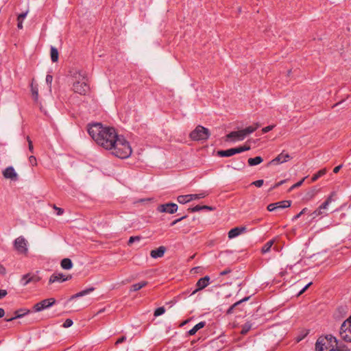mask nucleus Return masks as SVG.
Returning <instances> with one entry per match:
<instances>
[{
	"mask_svg": "<svg viewBox=\"0 0 351 351\" xmlns=\"http://www.w3.org/2000/svg\"><path fill=\"white\" fill-rule=\"evenodd\" d=\"M274 128V125L266 126L262 129V132L263 134L267 133L269 131L272 130Z\"/></svg>",
	"mask_w": 351,
	"mask_h": 351,
	"instance_id": "nucleus-42",
	"label": "nucleus"
},
{
	"mask_svg": "<svg viewBox=\"0 0 351 351\" xmlns=\"http://www.w3.org/2000/svg\"><path fill=\"white\" fill-rule=\"evenodd\" d=\"M302 214H300V212L297 214L296 215H295L293 218H292V221H295L297 220L299 217H300V216L302 215Z\"/></svg>",
	"mask_w": 351,
	"mask_h": 351,
	"instance_id": "nucleus-59",
	"label": "nucleus"
},
{
	"mask_svg": "<svg viewBox=\"0 0 351 351\" xmlns=\"http://www.w3.org/2000/svg\"><path fill=\"white\" fill-rule=\"evenodd\" d=\"M202 210H213L214 208L209 206H202Z\"/></svg>",
	"mask_w": 351,
	"mask_h": 351,
	"instance_id": "nucleus-56",
	"label": "nucleus"
},
{
	"mask_svg": "<svg viewBox=\"0 0 351 351\" xmlns=\"http://www.w3.org/2000/svg\"><path fill=\"white\" fill-rule=\"evenodd\" d=\"M275 242L274 239L269 240L267 241L261 248V253L262 254H266L269 252L271 250V248L272 245H274Z\"/></svg>",
	"mask_w": 351,
	"mask_h": 351,
	"instance_id": "nucleus-23",
	"label": "nucleus"
},
{
	"mask_svg": "<svg viewBox=\"0 0 351 351\" xmlns=\"http://www.w3.org/2000/svg\"><path fill=\"white\" fill-rule=\"evenodd\" d=\"M291 158L289 154H285L282 152L278 155L274 159L269 162V164L277 165L289 161Z\"/></svg>",
	"mask_w": 351,
	"mask_h": 351,
	"instance_id": "nucleus-15",
	"label": "nucleus"
},
{
	"mask_svg": "<svg viewBox=\"0 0 351 351\" xmlns=\"http://www.w3.org/2000/svg\"><path fill=\"white\" fill-rule=\"evenodd\" d=\"M5 273H6L5 268L3 265H0V274L3 275Z\"/></svg>",
	"mask_w": 351,
	"mask_h": 351,
	"instance_id": "nucleus-55",
	"label": "nucleus"
},
{
	"mask_svg": "<svg viewBox=\"0 0 351 351\" xmlns=\"http://www.w3.org/2000/svg\"><path fill=\"white\" fill-rule=\"evenodd\" d=\"M71 90L80 95H86L90 87L86 71L81 69H73L69 71Z\"/></svg>",
	"mask_w": 351,
	"mask_h": 351,
	"instance_id": "nucleus-2",
	"label": "nucleus"
},
{
	"mask_svg": "<svg viewBox=\"0 0 351 351\" xmlns=\"http://www.w3.org/2000/svg\"><path fill=\"white\" fill-rule=\"evenodd\" d=\"M125 340V337H122L119 339H118L115 343L116 345H118L119 343H121L122 342H123Z\"/></svg>",
	"mask_w": 351,
	"mask_h": 351,
	"instance_id": "nucleus-53",
	"label": "nucleus"
},
{
	"mask_svg": "<svg viewBox=\"0 0 351 351\" xmlns=\"http://www.w3.org/2000/svg\"><path fill=\"white\" fill-rule=\"evenodd\" d=\"M264 183L263 180H258L252 183V185H254L256 187H261Z\"/></svg>",
	"mask_w": 351,
	"mask_h": 351,
	"instance_id": "nucleus-40",
	"label": "nucleus"
},
{
	"mask_svg": "<svg viewBox=\"0 0 351 351\" xmlns=\"http://www.w3.org/2000/svg\"><path fill=\"white\" fill-rule=\"evenodd\" d=\"M8 294L7 291L4 289H0V299L4 298Z\"/></svg>",
	"mask_w": 351,
	"mask_h": 351,
	"instance_id": "nucleus-49",
	"label": "nucleus"
},
{
	"mask_svg": "<svg viewBox=\"0 0 351 351\" xmlns=\"http://www.w3.org/2000/svg\"><path fill=\"white\" fill-rule=\"evenodd\" d=\"M60 265L62 269L66 270L71 269L73 266L71 260L67 258H63L61 261Z\"/></svg>",
	"mask_w": 351,
	"mask_h": 351,
	"instance_id": "nucleus-19",
	"label": "nucleus"
},
{
	"mask_svg": "<svg viewBox=\"0 0 351 351\" xmlns=\"http://www.w3.org/2000/svg\"><path fill=\"white\" fill-rule=\"evenodd\" d=\"M72 324H73V321L71 319H67L64 322L63 327L64 328H69V327L71 326Z\"/></svg>",
	"mask_w": 351,
	"mask_h": 351,
	"instance_id": "nucleus-44",
	"label": "nucleus"
},
{
	"mask_svg": "<svg viewBox=\"0 0 351 351\" xmlns=\"http://www.w3.org/2000/svg\"><path fill=\"white\" fill-rule=\"evenodd\" d=\"M138 240H139V237H131L129 239L128 245H131L135 241H138Z\"/></svg>",
	"mask_w": 351,
	"mask_h": 351,
	"instance_id": "nucleus-48",
	"label": "nucleus"
},
{
	"mask_svg": "<svg viewBox=\"0 0 351 351\" xmlns=\"http://www.w3.org/2000/svg\"><path fill=\"white\" fill-rule=\"evenodd\" d=\"M27 12L23 13L19 15L17 21H18V27L19 29L23 28V21L26 17Z\"/></svg>",
	"mask_w": 351,
	"mask_h": 351,
	"instance_id": "nucleus-33",
	"label": "nucleus"
},
{
	"mask_svg": "<svg viewBox=\"0 0 351 351\" xmlns=\"http://www.w3.org/2000/svg\"><path fill=\"white\" fill-rule=\"evenodd\" d=\"M240 153L243 152L245 151H248L250 149V145H244L239 147Z\"/></svg>",
	"mask_w": 351,
	"mask_h": 351,
	"instance_id": "nucleus-46",
	"label": "nucleus"
},
{
	"mask_svg": "<svg viewBox=\"0 0 351 351\" xmlns=\"http://www.w3.org/2000/svg\"><path fill=\"white\" fill-rule=\"evenodd\" d=\"M29 149L31 152H33L34 147L32 141L28 138Z\"/></svg>",
	"mask_w": 351,
	"mask_h": 351,
	"instance_id": "nucleus-50",
	"label": "nucleus"
},
{
	"mask_svg": "<svg viewBox=\"0 0 351 351\" xmlns=\"http://www.w3.org/2000/svg\"><path fill=\"white\" fill-rule=\"evenodd\" d=\"M94 288L93 287H90V288H88V289H86L85 290H83L71 296V300H73V299H75V298H79V297H82L84 295H86L91 292H93L94 291Z\"/></svg>",
	"mask_w": 351,
	"mask_h": 351,
	"instance_id": "nucleus-24",
	"label": "nucleus"
},
{
	"mask_svg": "<svg viewBox=\"0 0 351 351\" xmlns=\"http://www.w3.org/2000/svg\"><path fill=\"white\" fill-rule=\"evenodd\" d=\"M186 217H187V215H184L178 219H175L169 224V226L172 227V226H175L176 223L182 221L183 219H186Z\"/></svg>",
	"mask_w": 351,
	"mask_h": 351,
	"instance_id": "nucleus-37",
	"label": "nucleus"
},
{
	"mask_svg": "<svg viewBox=\"0 0 351 351\" xmlns=\"http://www.w3.org/2000/svg\"><path fill=\"white\" fill-rule=\"evenodd\" d=\"M276 204H277V205H276V209H278V208H289V207L291 206V201H290V200H283V201L276 202Z\"/></svg>",
	"mask_w": 351,
	"mask_h": 351,
	"instance_id": "nucleus-27",
	"label": "nucleus"
},
{
	"mask_svg": "<svg viewBox=\"0 0 351 351\" xmlns=\"http://www.w3.org/2000/svg\"><path fill=\"white\" fill-rule=\"evenodd\" d=\"M167 248L165 246H160L158 248L155 250V258H160L164 256Z\"/></svg>",
	"mask_w": 351,
	"mask_h": 351,
	"instance_id": "nucleus-29",
	"label": "nucleus"
},
{
	"mask_svg": "<svg viewBox=\"0 0 351 351\" xmlns=\"http://www.w3.org/2000/svg\"><path fill=\"white\" fill-rule=\"evenodd\" d=\"M177 201L180 204H184L186 203H188V202H191L189 194V195H179L177 197Z\"/></svg>",
	"mask_w": 351,
	"mask_h": 351,
	"instance_id": "nucleus-31",
	"label": "nucleus"
},
{
	"mask_svg": "<svg viewBox=\"0 0 351 351\" xmlns=\"http://www.w3.org/2000/svg\"><path fill=\"white\" fill-rule=\"evenodd\" d=\"M208 193L206 191L198 193V194H189L191 201L195 199H199L205 197Z\"/></svg>",
	"mask_w": 351,
	"mask_h": 351,
	"instance_id": "nucleus-30",
	"label": "nucleus"
},
{
	"mask_svg": "<svg viewBox=\"0 0 351 351\" xmlns=\"http://www.w3.org/2000/svg\"><path fill=\"white\" fill-rule=\"evenodd\" d=\"M252 324L250 323H246L243 326L242 330H241V334L245 335L247 333V332L251 329Z\"/></svg>",
	"mask_w": 351,
	"mask_h": 351,
	"instance_id": "nucleus-34",
	"label": "nucleus"
},
{
	"mask_svg": "<svg viewBox=\"0 0 351 351\" xmlns=\"http://www.w3.org/2000/svg\"><path fill=\"white\" fill-rule=\"evenodd\" d=\"M88 132L99 146L108 151L112 148V145L118 136V134L113 128L98 123L90 125Z\"/></svg>",
	"mask_w": 351,
	"mask_h": 351,
	"instance_id": "nucleus-1",
	"label": "nucleus"
},
{
	"mask_svg": "<svg viewBox=\"0 0 351 351\" xmlns=\"http://www.w3.org/2000/svg\"><path fill=\"white\" fill-rule=\"evenodd\" d=\"M30 313V311L27 308H21L15 311V317L14 318H11L8 319V321H11L15 318H20Z\"/></svg>",
	"mask_w": 351,
	"mask_h": 351,
	"instance_id": "nucleus-20",
	"label": "nucleus"
},
{
	"mask_svg": "<svg viewBox=\"0 0 351 351\" xmlns=\"http://www.w3.org/2000/svg\"><path fill=\"white\" fill-rule=\"evenodd\" d=\"M106 308H103L101 309H100L99 311H98V312L97 313V315H99L100 313H102L105 311Z\"/></svg>",
	"mask_w": 351,
	"mask_h": 351,
	"instance_id": "nucleus-62",
	"label": "nucleus"
},
{
	"mask_svg": "<svg viewBox=\"0 0 351 351\" xmlns=\"http://www.w3.org/2000/svg\"><path fill=\"white\" fill-rule=\"evenodd\" d=\"M32 93L34 99H38V89L35 87L32 88Z\"/></svg>",
	"mask_w": 351,
	"mask_h": 351,
	"instance_id": "nucleus-47",
	"label": "nucleus"
},
{
	"mask_svg": "<svg viewBox=\"0 0 351 351\" xmlns=\"http://www.w3.org/2000/svg\"><path fill=\"white\" fill-rule=\"evenodd\" d=\"M178 206L176 204L169 202L163 204H160L157 207V210L160 213H167L169 214H173L177 212Z\"/></svg>",
	"mask_w": 351,
	"mask_h": 351,
	"instance_id": "nucleus-10",
	"label": "nucleus"
},
{
	"mask_svg": "<svg viewBox=\"0 0 351 351\" xmlns=\"http://www.w3.org/2000/svg\"><path fill=\"white\" fill-rule=\"evenodd\" d=\"M206 325L205 322H200L194 326L191 330L188 331L189 335H194L199 330L204 328Z\"/></svg>",
	"mask_w": 351,
	"mask_h": 351,
	"instance_id": "nucleus-18",
	"label": "nucleus"
},
{
	"mask_svg": "<svg viewBox=\"0 0 351 351\" xmlns=\"http://www.w3.org/2000/svg\"><path fill=\"white\" fill-rule=\"evenodd\" d=\"M327 172L326 168L322 169L319 170L316 173H315L311 178V182H314L317 180L319 178L324 176Z\"/></svg>",
	"mask_w": 351,
	"mask_h": 351,
	"instance_id": "nucleus-25",
	"label": "nucleus"
},
{
	"mask_svg": "<svg viewBox=\"0 0 351 351\" xmlns=\"http://www.w3.org/2000/svg\"><path fill=\"white\" fill-rule=\"evenodd\" d=\"M246 230L247 229H246V228L245 226H238V227H235L234 228H232L228 232V238L230 239H234V238L239 236L242 233L245 232Z\"/></svg>",
	"mask_w": 351,
	"mask_h": 351,
	"instance_id": "nucleus-16",
	"label": "nucleus"
},
{
	"mask_svg": "<svg viewBox=\"0 0 351 351\" xmlns=\"http://www.w3.org/2000/svg\"><path fill=\"white\" fill-rule=\"evenodd\" d=\"M260 127L259 123H256L254 125H250L245 129L231 132L226 135L227 140L237 139L238 141H243L247 135L253 133Z\"/></svg>",
	"mask_w": 351,
	"mask_h": 351,
	"instance_id": "nucleus-5",
	"label": "nucleus"
},
{
	"mask_svg": "<svg viewBox=\"0 0 351 351\" xmlns=\"http://www.w3.org/2000/svg\"><path fill=\"white\" fill-rule=\"evenodd\" d=\"M72 278V275H65L62 273H56L52 274L49 279V283L53 284L56 282H63Z\"/></svg>",
	"mask_w": 351,
	"mask_h": 351,
	"instance_id": "nucleus-12",
	"label": "nucleus"
},
{
	"mask_svg": "<svg viewBox=\"0 0 351 351\" xmlns=\"http://www.w3.org/2000/svg\"><path fill=\"white\" fill-rule=\"evenodd\" d=\"M165 308L164 306L158 307L155 309V317L162 315L165 312Z\"/></svg>",
	"mask_w": 351,
	"mask_h": 351,
	"instance_id": "nucleus-35",
	"label": "nucleus"
},
{
	"mask_svg": "<svg viewBox=\"0 0 351 351\" xmlns=\"http://www.w3.org/2000/svg\"><path fill=\"white\" fill-rule=\"evenodd\" d=\"M41 280V278L36 274H27L22 276L21 282L24 286L30 282L36 283Z\"/></svg>",
	"mask_w": 351,
	"mask_h": 351,
	"instance_id": "nucleus-13",
	"label": "nucleus"
},
{
	"mask_svg": "<svg viewBox=\"0 0 351 351\" xmlns=\"http://www.w3.org/2000/svg\"><path fill=\"white\" fill-rule=\"evenodd\" d=\"M323 209L320 208V206H319L313 213L312 215L313 217H317L320 215H322L324 213L322 212Z\"/></svg>",
	"mask_w": 351,
	"mask_h": 351,
	"instance_id": "nucleus-38",
	"label": "nucleus"
},
{
	"mask_svg": "<svg viewBox=\"0 0 351 351\" xmlns=\"http://www.w3.org/2000/svg\"><path fill=\"white\" fill-rule=\"evenodd\" d=\"M4 178L12 182H16L19 179V174L14 167H8L2 171Z\"/></svg>",
	"mask_w": 351,
	"mask_h": 351,
	"instance_id": "nucleus-11",
	"label": "nucleus"
},
{
	"mask_svg": "<svg viewBox=\"0 0 351 351\" xmlns=\"http://www.w3.org/2000/svg\"><path fill=\"white\" fill-rule=\"evenodd\" d=\"M340 346L335 337L327 335L317 339L315 343V351H336Z\"/></svg>",
	"mask_w": 351,
	"mask_h": 351,
	"instance_id": "nucleus-4",
	"label": "nucleus"
},
{
	"mask_svg": "<svg viewBox=\"0 0 351 351\" xmlns=\"http://www.w3.org/2000/svg\"><path fill=\"white\" fill-rule=\"evenodd\" d=\"M333 201L332 195H330L327 197L326 201L323 202L319 206L321 209L325 210L328 208V205Z\"/></svg>",
	"mask_w": 351,
	"mask_h": 351,
	"instance_id": "nucleus-32",
	"label": "nucleus"
},
{
	"mask_svg": "<svg viewBox=\"0 0 351 351\" xmlns=\"http://www.w3.org/2000/svg\"><path fill=\"white\" fill-rule=\"evenodd\" d=\"M230 271H231V270H230V269H226V270H223V271H221V272L220 273V275H221V276H225V275H226V274H229Z\"/></svg>",
	"mask_w": 351,
	"mask_h": 351,
	"instance_id": "nucleus-57",
	"label": "nucleus"
},
{
	"mask_svg": "<svg viewBox=\"0 0 351 351\" xmlns=\"http://www.w3.org/2000/svg\"><path fill=\"white\" fill-rule=\"evenodd\" d=\"M210 284V277L205 276L199 278L196 282V289L191 293V295L196 293L197 291L206 288Z\"/></svg>",
	"mask_w": 351,
	"mask_h": 351,
	"instance_id": "nucleus-14",
	"label": "nucleus"
},
{
	"mask_svg": "<svg viewBox=\"0 0 351 351\" xmlns=\"http://www.w3.org/2000/svg\"><path fill=\"white\" fill-rule=\"evenodd\" d=\"M263 161L261 156H256L255 158H250L247 160V163L250 166H255L261 164Z\"/></svg>",
	"mask_w": 351,
	"mask_h": 351,
	"instance_id": "nucleus-22",
	"label": "nucleus"
},
{
	"mask_svg": "<svg viewBox=\"0 0 351 351\" xmlns=\"http://www.w3.org/2000/svg\"><path fill=\"white\" fill-rule=\"evenodd\" d=\"M236 154H240L239 147L217 152V155L220 157H230Z\"/></svg>",
	"mask_w": 351,
	"mask_h": 351,
	"instance_id": "nucleus-17",
	"label": "nucleus"
},
{
	"mask_svg": "<svg viewBox=\"0 0 351 351\" xmlns=\"http://www.w3.org/2000/svg\"><path fill=\"white\" fill-rule=\"evenodd\" d=\"M314 195H315V191H312L308 192L307 193V195H308L310 198H312L314 196Z\"/></svg>",
	"mask_w": 351,
	"mask_h": 351,
	"instance_id": "nucleus-60",
	"label": "nucleus"
},
{
	"mask_svg": "<svg viewBox=\"0 0 351 351\" xmlns=\"http://www.w3.org/2000/svg\"><path fill=\"white\" fill-rule=\"evenodd\" d=\"M210 131L208 128L202 125H197L190 133V138L193 141H205L210 136Z\"/></svg>",
	"mask_w": 351,
	"mask_h": 351,
	"instance_id": "nucleus-7",
	"label": "nucleus"
},
{
	"mask_svg": "<svg viewBox=\"0 0 351 351\" xmlns=\"http://www.w3.org/2000/svg\"><path fill=\"white\" fill-rule=\"evenodd\" d=\"M52 80H53V77H52V76H51V75H47L46 76V82H47V83L51 84V82H52Z\"/></svg>",
	"mask_w": 351,
	"mask_h": 351,
	"instance_id": "nucleus-54",
	"label": "nucleus"
},
{
	"mask_svg": "<svg viewBox=\"0 0 351 351\" xmlns=\"http://www.w3.org/2000/svg\"><path fill=\"white\" fill-rule=\"evenodd\" d=\"M285 180H281V181H280V182H277V183H276V184H275V185L271 188V189H272L277 188V187H278V186H281V185H282L283 183H285Z\"/></svg>",
	"mask_w": 351,
	"mask_h": 351,
	"instance_id": "nucleus-52",
	"label": "nucleus"
},
{
	"mask_svg": "<svg viewBox=\"0 0 351 351\" xmlns=\"http://www.w3.org/2000/svg\"><path fill=\"white\" fill-rule=\"evenodd\" d=\"M29 162L32 166H37V160L35 156H31L29 158Z\"/></svg>",
	"mask_w": 351,
	"mask_h": 351,
	"instance_id": "nucleus-41",
	"label": "nucleus"
},
{
	"mask_svg": "<svg viewBox=\"0 0 351 351\" xmlns=\"http://www.w3.org/2000/svg\"><path fill=\"white\" fill-rule=\"evenodd\" d=\"M51 59L53 62H56L58 60L59 53L55 47H52L50 51Z\"/></svg>",
	"mask_w": 351,
	"mask_h": 351,
	"instance_id": "nucleus-28",
	"label": "nucleus"
},
{
	"mask_svg": "<svg viewBox=\"0 0 351 351\" xmlns=\"http://www.w3.org/2000/svg\"><path fill=\"white\" fill-rule=\"evenodd\" d=\"M202 210V206H200V205H197V206H195L194 207L189 208V210L192 212V213L198 212V211H200Z\"/></svg>",
	"mask_w": 351,
	"mask_h": 351,
	"instance_id": "nucleus-39",
	"label": "nucleus"
},
{
	"mask_svg": "<svg viewBox=\"0 0 351 351\" xmlns=\"http://www.w3.org/2000/svg\"><path fill=\"white\" fill-rule=\"evenodd\" d=\"M276 205H277L276 203H271V204H269L267 207V209L269 211V212H272V211H274L275 210H276Z\"/></svg>",
	"mask_w": 351,
	"mask_h": 351,
	"instance_id": "nucleus-43",
	"label": "nucleus"
},
{
	"mask_svg": "<svg viewBox=\"0 0 351 351\" xmlns=\"http://www.w3.org/2000/svg\"><path fill=\"white\" fill-rule=\"evenodd\" d=\"M342 166H343L342 165H340L335 167L333 169V172L335 173H337L339 171V170L342 168Z\"/></svg>",
	"mask_w": 351,
	"mask_h": 351,
	"instance_id": "nucleus-51",
	"label": "nucleus"
},
{
	"mask_svg": "<svg viewBox=\"0 0 351 351\" xmlns=\"http://www.w3.org/2000/svg\"><path fill=\"white\" fill-rule=\"evenodd\" d=\"M110 154L117 158L125 159L130 157L132 153L130 142L123 136L118 135L108 150Z\"/></svg>",
	"mask_w": 351,
	"mask_h": 351,
	"instance_id": "nucleus-3",
	"label": "nucleus"
},
{
	"mask_svg": "<svg viewBox=\"0 0 351 351\" xmlns=\"http://www.w3.org/2000/svg\"><path fill=\"white\" fill-rule=\"evenodd\" d=\"M336 351H349L347 348H346L344 346H340Z\"/></svg>",
	"mask_w": 351,
	"mask_h": 351,
	"instance_id": "nucleus-58",
	"label": "nucleus"
},
{
	"mask_svg": "<svg viewBox=\"0 0 351 351\" xmlns=\"http://www.w3.org/2000/svg\"><path fill=\"white\" fill-rule=\"evenodd\" d=\"M339 334L345 341L351 342V315L342 323Z\"/></svg>",
	"mask_w": 351,
	"mask_h": 351,
	"instance_id": "nucleus-8",
	"label": "nucleus"
},
{
	"mask_svg": "<svg viewBox=\"0 0 351 351\" xmlns=\"http://www.w3.org/2000/svg\"><path fill=\"white\" fill-rule=\"evenodd\" d=\"M306 178V177H304L301 180L298 181V182H296L295 184H294L293 185H292L290 189H289V191H292L293 189H295V188H298L299 186H300L304 181L305 180V179Z\"/></svg>",
	"mask_w": 351,
	"mask_h": 351,
	"instance_id": "nucleus-36",
	"label": "nucleus"
},
{
	"mask_svg": "<svg viewBox=\"0 0 351 351\" xmlns=\"http://www.w3.org/2000/svg\"><path fill=\"white\" fill-rule=\"evenodd\" d=\"M56 303V300L53 298H50L41 300L39 302L36 303L33 306V310L35 312H40Z\"/></svg>",
	"mask_w": 351,
	"mask_h": 351,
	"instance_id": "nucleus-9",
	"label": "nucleus"
},
{
	"mask_svg": "<svg viewBox=\"0 0 351 351\" xmlns=\"http://www.w3.org/2000/svg\"><path fill=\"white\" fill-rule=\"evenodd\" d=\"M147 285L146 281H141L138 283L134 284L130 287L131 291H136L140 290L141 289L145 287Z\"/></svg>",
	"mask_w": 351,
	"mask_h": 351,
	"instance_id": "nucleus-26",
	"label": "nucleus"
},
{
	"mask_svg": "<svg viewBox=\"0 0 351 351\" xmlns=\"http://www.w3.org/2000/svg\"><path fill=\"white\" fill-rule=\"evenodd\" d=\"M53 209L56 211L57 215H62L64 213V210L61 208L57 207L56 206H53Z\"/></svg>",
	"mask_w": 351,
	"mask_h": 351,
	"instance_id": "nucleus-45",
	"label": "nucleus"
},
{
	"mask_svg": "<svg viewBox=\"0 0 351 351\" xmlns=\"http://www.w3.org/2000/svg\"><path fill=\"white\" fill-rule=\"evenodd\" d=\"M249 299H250L249 296L248 297H245L244 298H243V299L240 300L239 301L235 302L234 304H233L232 305H231L229 307V308L226 311V314L230 315V314L233 313L234 309L235 307H237L238 305H239L242 302L247 301Z\"/></svg>",
	"mask_w": 351,
	"mask_h": 351,
	"instance_id": "nucleus-21",
	"label": "nucleus"
},
{
	"mask_svg": "<svg viewBox=\"0 0 351 351\" xmlns=\"http://www.w3.org/2000/svg\"><path fill=\"white\" fill-rule=\"evenodd\" d=\"M308 210V208H303L301 211H300V214H304L306 211Z\"/></svg>",
	"mask_w": 351,
	"mask_h": 351,
	"instance_id": "nucleus-63",
	"label": "nucleus"
},
{
	"mask_svg": "<svg viewBox=\"0 0 351 351\" xmlns=\"http://www.w3.org/2000/svg\"><path fill=\"white\" fill-rule=\"evenodd\" d=\"M311 284H312V282H308L306 285H305V286L304 287V288H303V289H304V290H306V289L308 288V287H309Z\"/></svg>",
	"mask_w": 351,
	"mask_h": 351,
	"instance_id": "nucleus-64",
	"label": "nucleus"
},
{
	"mask_svg": "<svg viewBox=\"0 0 351 351\" xmlns=\"http://www.w3.org/2000/svg\"><path fill=\"white\" fill-rule=\"evenodd\" d=\"M5 315V311L3 308H0V317H3Z\"/></svg>",
	"mask_w": 351,
	"mask_h": 351,
	"instance_id": "nucleus-61",
	"label": "nucleus"
},
{
	"mask_svg": "<svg viewBox=\"0 0 351 351\" xmlns=\"http://www.w3.org/2000/svg\"><path fill=\"white\" fill-rule=\"evenodd\" d=\"M14 250L18 254L27 256L29 252V243L23 236L17 237L13 241Z\"/></svg>",
	"mask_w": 351,
	"mask_h": 351,
	"instance_id": "nucleus-6",
	"label": "nucleus"
}]
</instances>
